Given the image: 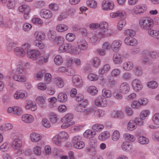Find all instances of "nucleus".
<instances>
[{"instance_id": "obj_7", "label": "nucleus", "mask_w": 159, "mask_h": 159, "mask_svg": "<svg viewBox=\"0 0 159 159\" xmlns=\"http://www.w3.org/2000/svg\"><path fill=\"white\" fill-rule=\"evenodd\" d=\"M77 46L82 50H86L88 48V44L85 40L83 38L79 39L77 42Z\"/></svg>"}, {"instance_id": "obj_15", "label": "nucleus", "mask_w": 159, "mask_h": 159, "mask_svg": "<svg viewBox=\"0 0 159 159\" xmlns=\"http://www.w3.org/2000/svg\"><path fill=\"white\" fill-rule=\"evenodd\" d=\"M120 90L122 93H127L129 90V85L126 82L122 83L120 85Z\"/></svg>"}, {"instance_id": "obj_8", "label": "nucleus", "mask_w": 159, "mask_h": 159, "mask_svg": "<svg viewBox=\"0 0 159 159\" xmlns=\"http://www.w3.org/2000/svg\"><path fill=\"white\" fill-rule=\"evenodd\" d=\"M40 54L39 52L37 50L34 49L31 51H27V57L34 60H36Z\"/></svg>"}, {"instance_id": "obj_39", "label": "nucleus", "mask_w": 159, "mask_h": 159, "mask_svg": "<svg viewBox=\"0 0 159 159\" xmlns=\"http://www.w3.org/2000/svg\"><path fill=\"white\" fill-rule=\"evenodd\" d=\"M102 95L107 98L111 97L112 94V92L109 89L104 88L102 90Z\"/></svg>"}, {"instance_id": "obj_27", "label": "nucleus", "mask_w": 159, "mask_h": 159, "mask_svg": "<svg viewBox=\"0 0 159 159\" xmlns=\"http://www.w3.org/2000/svg\"><path fill=\"white\" fill-rule=\"evenodd\" d=\"M104 127V126L100 124H96L93 125L92 126V129L95 132L100 131H102Z\"/></svg>"}, {"instance_id": "obj_12", "label": "nucleus", "mask_w": 159, "mask_h": 159, "mask_svg": "<svg viewBox=\"0 0 159 159\" xmlns=\"http://www.w3.org/2000/svg\"><path fill=\"white\" fill-rule=\"evenodd\" d=\"M110 15L112 18L119 17L122 19L125 18V12L123 11H118L115 12L111 13Z\"/></svg>"}, {"instance_id": "obj_24", "label": "nucleus", "mask_w": 159, "mask_h": 159, "mask_svg": "<svg viewBox=\"0 0 159 159\" xmlns=\"http://www.w3.org/2000/svg\"><path fill=\"white\" fill-rule=\"evenodd\" d=\"M122 42L120 40L114 41L111 44V47L113 50H116V49L119 48L121 45Z\"/></svg>"}, {"instance_id": "obj_10", "label": "nucleus", "mask_w": 159, "mask_h": 159, "mask_svg": "<svg viewBox=\"0 0 159 159\" xmlns=\"http://www.w3.org/2000/svg\"><path fill=\"white\" fill-rule=\"evenodd\" d=\"M132 86L136 91H139L143 88L142 84L140 81L138 79H135L132 82Z\"/></svg>"}, {"instance_id": "obj_57", "label": "nucleus", "mask_w": 159, "mask_h": 159, "mask_svg": "<svg viewBox=\"0 0 159 159\" xmlns=\"http://www.w3.org/2000/svg\"><path fill=\"white\" fill-rule=\"evenodd\" d=\"M33 151L34 153L36 155L39 156L41 154V148L40 147H35L33 148Z\"/></svg>"}, {"instance_id": "obj_48", "label": "nucleus", "mask_w": 159, "mask_h": 159, "mask_svg": "<svg viewBox=\"0 0 159 159\" xmlns=\"http://www.w3.org/2000/svg\"><path fill=\"white\" fill-rule=\"evenodd\" d=\"M87 4L89 7L93 8H95L97 7L96 2L93 0H87Z\"/></svg>"}, {"instance_id": "obj_58", "label": "nucleus", "mask_w": 159, "mask_h": 159, "mask_svg": "<svg viewBox=\"0 0 159 159\" xmlns=\"http://www.w3.org/2000/svg\"><path fill=\"white\" fill-rule=\"evenodd\" d=\"M48 36L49 39L55 40L56 38V34L55 32L49 31L48 34Z\"/></svg>"}, {"instance_id": "obj_20", "label": "nucleus", "mask_w": 159, "mask_h": 159, "mask_svg": "<svg viewBox=\"0 0 159 159\" xmlns=\"http://www.w3.org/2000/svg\"><path fill=\"white\" fill-rule=\"evenodd\" d=\"M111 116L115 118H122L124 117V115L123 112L121 111H114L112 112Z\"/></svg>"}, {"instance_id": "obj_1", "label": "nucleus", "mask_w": 159, "mask_h": 159, "mask_svg": "<svg viewBox=\"0 0 159 159\" xmlns=\"http://www.w3.org/2000/svg\"><path fill=\"white\" fill-rule=\"evenodd\" d=\"M142 54L143 57L142 61L143 63L146 64L151 61V60L148 58V57L152 59L157 58L159 57V52L155 51L149 52L145 51L142 52Z\"/></svg>"}, {"instance_id": "obj_41", "label": "nucleus", "mask_w": 159, "mask_h": 159, "mask_svg": "<svg viewBox=\"0 0 159 159\" xmlns=\"http://www.w3.org/2000/svg\"><path fill=\"white\" fill-rule=\"evenodd\" d=\"M55 82L57 86L60 88H62L64 85L63 80L59 78H57L55 79Z\"/></svg>"}, {"instance_id": "obj_4", "label": "nucleus", "mask_w": 159, "mask_h": 159, "mask_svg": "<svg viewBox=\"0 0 159 159\" xmlns=\"http://www.w3.org/2000/svg\"><path fill=\"white\" fill-rule=\"evenodd\" d=\"M139 25L142 29L145 30H149L153 27V23L151 19L144 18L140 20Z\"/></svg>"}, {"instance_id": "obj_14", "label": "nucleus", "mask_w": 159, "mask_h": 159, "mask_svg": "<svg viewBox=\"0 0 159 159\" xmlns=\"http://www.w3.org/2000/svg\"><path fill=\"white\" fill-rule=\"evenodd\" d=\"M102 7L104 10H112L114 7V5L112 2H107L106 1H104L102 3Z\"/></svg>"}, {"instance_id": "obj_47", "label": "nucleus", "mask_w": 159, "mask_h": 159, "mask_svg": "<svg viewBox=\"0 0 159 159\" xmlns=\"http://www.w3.org/2000/svg\"><path fill=\"white\" fill-rule=\"evenodd\" d=\"M126 24V21L124 19L120 20L119 21L117 25L118 30H122L123 27Z\"/></svg>"}, {"instance_id": "obj_25", "label": "nucleus", "mask_w": 159, "mask_h": 159, "mask_svg": "<svg viewBox=\"0 0 159 159\" xmlns=\"http://www.w3.org/2000/svg\"><path fill=\"white\" fill-rule=\"evenodd\" d=\"M73 119V115L71 113H68L62 118L61 121L62 122H67L70 123V122H74L72 121Z\"/></svg>"}, {"instance_id": "obj_29", "label": "nucleus", "mask_w": 159, "mask_h": 159, "mask_svg": "<svg viewBox=\"0 0 159 159\" xmlns=\"http://www.w3.org/2000/svg\"><path fill=\"white\" fill-rule=\"evenodd\" d=\"M148 33L149 35L154 38L159 40V31L150 29L148 30Z\"/></svg>"}, {"instance_id": "obj_42", "label": "nucleus", "mask_w": 159, "mask_h": 159, "mask_svg": "<svg viewBox=\"0 0 159 159\" xmlns=\"http://www.w3.org/2000/svg\"><path fill=\"white\" fill-rule=\"evenodd\" d=\"M124 34L126 36H134L135 35L136 33L134 30L129 29L125 30Z\"/></svg>"}, {"instance_id": "obj_34", "label": "nucleus", "mask_w": 159, "mask_h": 159, "mask_svg": "<svg viewBox=\"0 0 159 159\" xmlns=\"http://www.w3.org/2000/svg\"><path fill=\"white\" fill-rule=\"evenodd\" d=\"M122 148L124 151H129L131 149L130 143L127 141H124L122 143Z\"/></svg>"}, {"instance_id": "obj_35", "label": "nucleus", "mask_w": 159, "mask_h": 159, "mask_svg": "<svg viewBox=\"0 0 159 159\" xmlns=\"http://www.w3.org/2000/svg\"><path fill=\"white\" fill-rule=\"evenodd\" d=\"M68 29V27L64 24H59L56 26L57 30L59 32H62Z\"/></svg>"}, {"instance_id": "obj_63", "label": "nucleus", "mask_w": 159, "mask_h": 159, "mask_svg": "<svg viewBox=\"0 0 159 159\" xmlns=\"http://www.w3.org/2000/svg\"><path fill=\"white\" fill-rule=\"evenodd\" d=\"M134 71L136 74L139 76L141 75L142 73L141 67L139 66H136L135 67Z\"/></svg>"}, {"instance_id": "obj_59", "label": "nucleus", "mask_w": 159, "mask_h": 159, "mask_svg": "<svg viewBox=\"0 0 159 159\" xmlns=\"http://www.w3.org/2000/svg\"><path fill=\"white\" fill-rule=\"evenodd\" d=\"M9 148L8 144L7 143H4L1 145L0 150L2 151L5 152L7 151Z\"/></svg>"}, {"instance_id": "obj_54", "label": "nucleus", "mask_w": 159, "mask_h": 159, "mask_svg": "<svg viewBox=\"0 0 159 159\" xmlns=\"http://www.w3.org/2000/svg\"><path fill=\"white\" fill-rule=\"evenodd\" d=\"M52 140L53 143L57 145H60L61 144V142H62L58 135L54 137L52 139Z\"/></svg>"}, {"instance_id": "obj_2", "label": "nucleus", "mask_w": 159, "mask_h": 159, "mask_svg": "<svg viewBox=\"0 0 159 159\" xmlns=\"http://www.w3.org/2000/svg\"><path fill=\"white\" fill-rule=\"evenodd\" d=\"M108 24L106 22H102L99 24V27L100 29L99 35L102 38L109 36L112 34L111 30L108 29Z\"/></svg>"}, {"instance_id": "obj_31", "label": "nucleus", "mask_w": 159, "mask_h": 159, "mask_svg": "<svg viewBox=\"0 0 159 159\" xmlns=\"http://www.w3.org/2000/svg\"><path fill=\"white\" fill-rule=\"evenodd\" d=\"M137 126V125L135 121L134 120H130L128 123L127 128L128 130L132 131L135 129Z\"/></svg>"}, {"instance_id": "obj_18", "label": "nucleus", "mask_w": 159, "mask_h": 159, "mask_svg": "<svg viewBox=\"0 0 159 159\" xmlns=\"http://www.w3.org/2000/svg\"><path fill=\"white\" fill-rule=\"evenodd\" d=\"M41 136L39 134L35 133H32L30 134L31 140L33 142H37L41 139Z\"/></svg>"}, {"instance_id": "obj_51", "label": "nucleus", "mask_w": 159, "mask_h": 159, "mask_svg": "<svg viewBox=\"0 0 159 159\" xmlns=\"http://www.w3.org/2000/svg\"><path fill=\"white\" fill-rule=\"evenodd\" d=\"M124 137L125 139L129 140L132 142H134L135 139V138L133 135H130L128 133L124 134Z\"/></svg>"}, {"instance_id": "obj_64", "label": "nucleus", "mask_w": 159, "mask_h": 159, "mask_svg": "<svg viewBox=\"0 0 159 159\" xmlns=\"http://www.w3.org/2000/svg\"><path fill=\"white\" fill-rule=\"evenodd\" d=\"M152 138L154 140L159 142V131H156L152 133Z\"/></svg>"}, {"instance_id": "obj_5", "label": "nucleus", "mask_w": 159, "mask_h": 159, "mask_svg": "<svg viewBox=\"0 0 159 159\" xmlns=\"http://www.w3.org/2000/svg\"><path fill=\"white\" fill-rule=\"evenodd\" d=\"M95 104L97 106L105 107L107 104V99L103 95H100L97 97L95 100Z\"/></svg>"}, {"instance_id": "obj_19", "label": "nucleus", "mask_w": 159, "mask_h": 159, "mask_svg": "<svg viewBox=\"0 0 159 159\" xmlns=\"http://www.w3.org/2000/svg\"><path fill=\"white\" fill-rule=\"evenodd\" d=\"M146 10V8L144 6H136L134 9V12L136 14H140L143 13Z\"/></svg>"}, {"instance_id": "obj_21", "label": "nucleus", "mask_w": 159, "mask_h": 159, "mask_svg": "<svg viewBox=\"0 0 159 159\" xmlns=\"http://www.w3.org/2000/svg\"><path fill=\"white\" fill-rule=\"evenodd\" d=\"M57 100L60 102H64L67 100V95L64 93H60L58 95Z\"/></svg>"}, {"instance_id": "obj_49", "label": "nucleus", "mask_w": 159, "mask_h": 159, "mask_svg": "<svg viewBox=\"0 0 159 159\" xmlns=\"http://www.w3.org/2000/svg\"><path fill=\"white\" fill-rule=\"evenodd\" d=\"M73 146L76 148L81 149L84 147L85 144L84 142L80 141V142H77L76 143H74Z\"/></svg>"}, {"instance_id": "obj_30", "label": "nucleus", "mask_w": 159, "mask_h": 159, "mask_svg": "<svg viewBox=\"0 0 159 159\" xmlns=\"http://www.w3.org/2000/svg\"><path fill=\"white\" fill-rule=\"evenodd\" d=\"M87 92L91 95H95L97 94L98 91L95 86H90L88 88Z\"/></svg>"}, {"instance_id": "obj_60", "label": "nucleus", "mask_w": 159, "mask_h": 159, "mask_svg": "<svg viewBox=\"0 0 159 159\" xmlns=\"http://www.w3.org/2000/svg\"><path fill=\"white\" fill-rule=\"evenodd\" d=\"M98 39V38L96 34H92L90 36L89 41L92 43H94L97 41Z\"/></svg>"}, {"instance_id": "obj_26", "label": "nucleus", "mask_w": 159, "mask_h": 159, "mask_svg": "<svg viewBox=\"0 0 159 159\" xmlns=\"http://www.w3.org/2000/svg\"><path fill=\"white\" fill-rule=\"evenodd\" d=\"M14 52L16 55L20 57H23L25 54V52L24 49L20 47H16L14 49Z\"/></svg>"}, {"instance_id": "obj_23", "label": "nucleus", "mask_w": 159, "mask_h": 159, "mask_svg": "<svg viewBox=\"0 0 159 159\" xmlns=\"http://www.w3.org/2000/svg\"><path fill=\"white\" fill-rule=\"evenodd\" d=\"M14 97L16 99H18L19 98L23 99H25L26 98L27 94L25 92L18 91L14 94Z\"/></svg>"}, {"instance_id": "obj_37", "label": "nucleus", "mask_w": 159, "mask_h": 159, "mask_svg": "<svg viewBox=\"0 0 159 159\" xmlns=\"http://www.w3.org/2000/svg\"><path fill=\"white\" fill-rule=\"evenodd\" d=\"M120 136V133L119 131L117 130H115L113 132L112 135V139L114 142H116L119 139Z\"/></svg>"}, {"instance_id": "obj_22", "label": "nucleus", "mask_w": 159, "mask_h": 159, "mask_svg": "<svg viewBox=\"0 0 159 159\" xmlns=\"http://www.w3.org/2000/svg\"><path fill=\"white\" fill-rule=\"evenodd\" d=\"M110 136V133L107 131L102 132L98 136V139L101 141H104L108 139Z\"/></svg>"}, {"instance_id": "obj_3", "label": "nucleus", "mask_w": 159, "mask_h": 159, "mask_svg": "<svg viewBox=\"0 0 159 159\" xmlns=\"http://www.w3.org/2000/svg\"><path fill=\"white\" fill-rule=\"evenodd\" d=\"M87 102L88 101L85 100L83 102L78 104L75 107V110L78 112H84L85 115H88L93 111V110L87 107L86 105Z\"/></svg>"}, {"instance_id": "obj_16", "label": "nucleus", "mask_w": 159, "mask_h": 159, "mask_svg": "<svg viewBox=\"0 0 159 159\" xmlns=\"http://www.w3.org/2000/svg\"><path fill=\"white\" fill-rule=\"evenodd\" d=\"M14 75H13V79L16 81L19 82H25L26 80V77L25 76H21L19 74H16L14 72H13Z\"/></svg>"}, {"instance_id": "obj_9", "label": "nucleus", "mask_w": 159, "mask_h": 159, "mask_svg": "<svg viewBox=\"0 0 159 159\" xmlns=\"http://www.w3.org/2000/svg\"><path fill=\"white\" fill-rule=\"evenodd\" d=\"M40 14L42 18L46 19L51 18L53 16V14L50 11L45 9L42 10L40 11Z\"/></svg>"}, {"instance_id": "obj_56", "label": "nucleus", "mask_w": 159, "mask_h": 159, "mask_svg": "<svg viewBox=\"0 0 159 159\" xmlns=\"http://www.w3.org/2000/svg\"><path fill=\"white\" fill-rule=\"evenodd\" d=\"M152 119L155 124L159 125V113H157L154 114L152 117Z\"/></svg>"}, {"instance_id": "obj_45", "label": "nucleus", "mask_w": 159, "mask_h": 159, "mask_svg": "<svg viewBox=\"0 0 159 159\" xmlns=\"http://www.w3.org/2000/svg\"><path fill=\"white\" fill-rule=\"evenodd\" d=\"M18 9L19 11L21 12H25L28 11H30V7L26 5H24L20 6Z\"/></svg>"}, {"instance_id": "obj_38", "label": "nucleus", "mask_w": 159, "mask_h": 159, "mask_svg": "<svg viewBox=\"0 0 159 159\" xmlns=\"http://www.w3.org/2000/svg\"><path fill=\"white\" fill-rule=\"evenodd\" d=\"M58 135L62 142L66 140L68 138V134L64 131L60 133Z\"/></svg>"}, {"instance_id": "obj_17", "label": "nucleus", "mask_w": 159, "mask_h": 159, "mask_svg": "<svg viewBox=\"0 0 159 159\" xmlns=\"http://www.w3.org/2000/svg\"><path fill=\"white\" fill-rule=\"evenodd\" d=\"M22 120L25 122L30 123L34 121V117L31 115L29 114L24 115L22 116Z\"/></svg>"}, {"instance_id": "obj_36", "label": "nucleus", "mask_w": 159, "mask_h": 159, "mask_svg": "<svg viewBox=\"0 0 159 159\" xmlns=\"http://www.w3.org/2000/svg\"><path fill=\"white\" fill-rule=\"evenodd\" d=\"M111 68L110 65L106 64L104 65L103 68L100 69L98 71V73L100 74H103L105 72L109 70Z\"/></svg>"}, {"instance_id": "obj_43", "label": "nucleus", "mask_w": 159, "mask_h": 159, "mask_svg": "<svg viewBox=\"0 0 159 159\" xmlns=\"http://www.w3.org/2000/svg\"><path fill=\"white\" fill-rule=\"evenodd\" d=\"M89 144L90 147L95 148L97 146V141L95 138H93L89 140Z\"/></svg>"}, {"instance_id": "obj_46", "label": "nucleus", "mask_w": 159, "mask_h": 159, "mask_svg": "<svg viewBox=\"0 0 159 159\" xmlns=\"http://www.w3.org/2000/svg\"><path fill=\"white\" fill-rule=\"evenodd\" d=\"M139 143L142 144H148V139L143 136H140L138 138Z\"/></svg>"}, {"instance_id": "obj_28", "label": "nucleus", "mask_w": 159, "mask_h": 159, "mask_svg": "<svg viewBox=\"0 0 159 159\" xmlns=\"http://www.w3.org/2000/svg\"><path fill=\"white\" fill-rule=\"evenodd\" d=\"M96 134V132H93L91 130L89 129L86 130L84 133V136L87 138L90 139L93 138Z\"/></svg>"}, {"instance_id": "obj_13", "label": "nucleus", "mask_w": 159, "mask_h": 159, "mask_svg": "<svg viewBox=\"0 0 159 159\" xmlns=\"http://www.w3.org/2000/svg\"><path fill=\"white\" fill-rule=\"evenodd\" d=\"M124 41L126 44L131 46L135 45L137 44V43L136 39L129 37H126Z\"/></svg>"}, {"instance_id": "obj_6", "label": "nucleus", "mask_w": 159, "mask_h": 159, "mask_svg": "<svg viewBox=\"0 0 159 159\" xmlns=\"http://www.w3.org/2000/svg\"><path fill=\"white\" fill-rule=\"evenodd\" d=\"M72 81L74 85L78 87H81L83 85V80L80 75H74L72 77Z\"/></svg>"}, {"instance_id": "obj_11", "label": "nucleus", "mask_w": 159, "mask_h": 159, "mask_svg": "<svg viewBox=\"0 0 159 159\" xmlns=\"http://www.w3.org/2000/svg\"><path fill=\"white\" fill-rule=\"evenodd\" d=\"M22 145L21 140L20 139H15L11 143V147L14 150H17L21 148Z\"/></svg>"}, {"instance_id": "obj_61", "label": "nucleus", "mask_w": 159, "mask_h": 159, "mask_svg": "<svg viewBox=\"0 0 159 159\" xmlns=\"http://www.w3.org/2000/svg\"><path fill=\"white\" fill-rule=\"evenodd\" d=\"M100 60L97 57H94L93 61V66L97 67L100 64Z\"/></svg>"}, {"instance_id": "obj_50", "label": "nucleus", "mask_w": 159, "mask_h": 159, "mask_svg": "<svg viewBox=\"0 0 159 159\" xmlns=\"http://www.w3.org/2000/svg\"><path fill=\"white\" fill-rule=\"evenodd\" d=\"M66 39L69 42H72L75 39V36L73 33L67 34L66 37Z\"/></svg>"}, {"instance_id": "obj_55", "label": "nucleus", "mask_w": 159, "mask_h": 159, "mask_svg": "<svg viewBox=\"0 0 159 159\" xmlns=\"http://www.w3.org/2000/svg\"><path fill=\"white\" fill-rule=\"evenodd\" d=\"M147 86L150 88L155 89L157 87L158 84L156 81H151L148 83Z\"/></svg>"}, {"instance_id": "obj_33", "label": "nucleus", "mask_w": 159, "mask_h": 159, "mask_svg": "<svg viewBox=\"0 0 159 159\" xmlns=\"http://www.w3.org/2000/svg\"><path fill=\"white\" fill-rule=\"evenodd\" d=\"M123 68L127 70H129L132 69L133 65L132 62L130 61H127L125 62L123 64Z\"/></svg>"}, {"instance_id": "obj_52", "label": "nucleus", "mask_w": 159, "mask_h": 159, "mask_svg": "<svg viewBox=\"0 0 159 159\" xmlns=\"http://www.w3.org/2000/svg\"><path fill=\"white\" fill-rule=\"evenodd\" d=\"M25 108L27 110L30 109L32 111H34L37 108L36 103L35 102H33L32 103H31L30 104H28V105H26Z\"/></svg>"}, {"instance_id": "obj_53", "label": "nucleus", "mask_w": 159, "mask_h": 159, "mask_svg": "<svg viewBox=\"0 0 159 159\" xmlns=\"http://www.w3.org/2000/svg\"><path fill=\"white\" fill-rule=\"evenodd\" d=\"M14 111L13 114L14 115L19 116L22 114V110L21 108L18 107H14Z\"/></svg>"}, {"instance_id": "obj_44", "label": "nucleus", "mask_w": 159, "mask_h": 159, "mask_svg": "<svg viewBox=\"0 0 159 159\" xmlns=\"http://www.w3.org/2000/svg\"><path fill=\"white\" fill-rule=\"evenodd\" d=\"M34 44L36 47H38L40 49H42L44 48V46L41 40H36L33 42Z\"/></svg>"}, {"instance_id": "obj_40", "label": "nucleus", "mask_w": 159, "mask_h": 159, "mask_svg": "<svg viewBox=\"0 0 159 159\" xmlns=\"http://www.w3.org/2000/svg\"><path fill=\"white\" fill-rule=\"evenodd\" d=\"M63 61L62 57L60 55H57L54 59V61L57 65H60L61 64Z\"/></svg>"}, {"instance_id": "obj_32", "label": "nucleus", "mask_w": 159, "mask_h": 159, "mask_svg": "<svg viewBox=\"0 0 159 159\" xmlns=\"http://www.w3.org/2000/svg\"><path fill=\"white\" fill-rule=\"evenodd\" d=\"M113 59L114 62L115 64H118L122 61L121 56L117 53H115L114 54Z\"/></svg>"}, {"instance_id": "obj_62", "label": "nucleus", "mask_w": 159, "mask_h": 159, "mask_svg": "<svg viewBox=\"0 0 159 159\" xmlns=\"http://www.w3.org/2000/svg\"><path fill=\"white\" fill-rule=\"evenodd\" d=\"M50 119L51 121L53 123H55L58 120L57 115L53 113L50 114Z\"/></svg>"}]
</instances>
